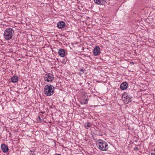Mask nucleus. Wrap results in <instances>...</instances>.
I'll return each mask as SVG.
<instances>
[{
	"instance_id": "nucleus-4",
	"label": "nucleus",
	"mask_w": 155,
	"mask_h": 155,
	"mask_svg": "<svg viewBox=\"0 0 155 155\" xmlns=\"http://www.w3.org/2000/svg\"><path fill=\"white\" fill-rule=\"evenodd\" d=\"M122 97L123 100L125 104H128L131 101L132 97L126 92L122 94Z\"/></svg>"
},
{
	"instance_id": "nucleus-1",
	"label": "nucleus",
	"mask_w": 155,
	"mask_h": 155,
	"mask_svg": "<svg viewBox=\"0 0 155 155\" xmlns=\"http://www.w3.org/2000/svg\"><path fill=\"white\" fill-rule=\"evenodd\" d=\"M14 31L13 29L11 28H7L5 31L4 37L5 39L8 40L12 38Z\"/></svg>"
},
{
	"instance_id": "nucleus-12",
	"label": "nucleus",
	"mask_w": 155,
	"mask_h": 155,
	"mask_svg": "<svg viewBox=\"0 0 155 155\" xmlns=\"http://www.w3.org/2000/svg\"><path fill=\"white\" fill-rule=\"evenodd\" d=\"M11 81L13 83L17 82L18 80V78L16 76H14L11 78Z\"/></svg>"
},
{
	"instance_id": "nucleus-9",
	"label": "nucleus",
	"mask_w": 155,
	"mask_h": 155,
	"mask_svg": "<svg viewBox=\"0 0 155 155\" xmlns=\"http://www.w3.org/2000/svg\"><path fill=\"white\" fill-rule=\"evenodd\" d=\"M128 87V84L126 82H123L120 85V88L122 90H125Z\"/></svg>"
},
{
	"instance_id": "nucleus-5",
	"label": "nucleus",
	"mask_w": 155,
	"mask_h": 155,
	"mask_svg": "<svg viewBox=\"0 0 155 155\" xmlns=\"http://www.w3.org/2000/svg\"><path fill=\"white\" fill-rule=\"evenodd\" d=\"M54 78L53 75L51 73L47 74L45 75L44 76L45 81L48 82H51Z\"/></svg>"
},
{
	"instance_id": "nucleus-15",
	"label": "nucleus",
	"mask_w": 155,
	"mask_h": 155,
	"mask_svg": "<svg viewBox=\"0 0 155 155\" xmlns=\"http://www.w3.org/2000/svg\"><path fill=\"white\" fill-rule=\"evenodd\" d=\"M38 121H41V120L40 117L39 116H38Z\"/></svg>"
},
{
	"instance_id": "nucleus-6",
	"label": "nucleus",
	"mask_w": 155,
	"mask_h": 155,
	"mask_svg": "<svg viewBox=\"0 0 155 155\" xmlns=\"http://www.w3.org/2000/svg\"><path fill=\"white\" fill-rule=\"evenodd\" d=\"M100 48L98 46H96L93 51V54L94 55L96 56L99 54L100 53Z\"/></svg>"
},
{
	"instance_id": "nucleus-16",
	"label": "nucleus",
	"mask_w": 155,
	"mask_h": 155,
	"mask_svg": "<svg viewBox=\"0 0 155 155\" xmlns=\"http://www.w3.org/2000/svg\"><path fill=\"white\" fill-rule=\"evenodd\" d=\"M134 150L136 151H137L138 150V148L137 147H134Z\"/></svg>"
},
{
	"instance_id": "nucleus-2",
	"label": "nucleus",
	"mask_w": 155,
	"mask_h": 155,
	"mask_svg": "<svg viewBox=\"0 0 155 155\" xmlns=\"http://www.w3.org/2000/svg\"><path fill=\"white\" fill-rule=\"evenodd\" d=\"M97 146L98 149L103 151H106L108 148L107 143L105 141L101 140H97Z\"/></svg>"
},
{
	"instance_id": "nucleus-3",
	"label": "nucleus",
	"mask_w": 155,
	"mask_h": 155,
	"mask_svg": "<svg viewBox=\"0 0 155 155\" xmlns=\"http://www.w3.org/2000/svg\"><path fill=\"white\" fill-rule=\"evenodd\" d=\"M54 87L51 84L46 85L44 88V93L47 96H50L54 94Z\"/></svg>"
},
{
	"instance_id": "nucleus-17",
	"label": "nucleus",
	"mask_w": 155,
	"mask_h": 155,
	"mask_svg": "<svg viewBox=\"0 0 155 155\" xmlns=\"http://www.w3.org/2000/svg\"><path fill=\"white\" fill-rule=\"evenodd\" d=\"M151 155H155V153H151Z\"/></svg>"
},
{
	"instance_id": "nucleus-10",
	"label": "nucleus",
	"mask_w": 155,
	"mask_h": 155,
	"mask_svg": "<svg viewBox=\"0 0 155 155\" xmlns=\"http://www.w3.org/2000/svg\"><path fill=\"white\" fill-rule=\"evenodd\" d=\"M65 25L66 24L64 21H61L59 22V28L62 29L64 28Z\"/></svg>"
},
{
	"instance_id": "nucleus-20",
	"label": "nucleus",
	"mask_w": 155,
	"mask_h": 155,
	"mask_svg": "<svg viewBox=\"0 0 155 155\" xmlns=\"http://www.w3.org/2000/svg\"><path fill=\"white\" fill-rule=\"evenodd\" d=\"M56 155H58V154H57Z\"/></svg>"
},
{
	"instance_id": "nucleus-19",
	"label": "nucleus",
	"mask_w": 155,
	"mask_h": 155,
	"mask_svg": "<svg viewBox=\"0 0 155 155\" xmlns=\"http://www.w3.org/2000/svg\"><path fill=\"white\" fill-rule=\"evenodd\" d=\"M59 155H61V154H59Z\"/></svg>"
},
{
	"instance_id": "nucleus-11",
	"label": "nucleus",
	"mask_w": 155,
	"mask_h": 155,
	"mask_svg": "<svg viewBox=\"0 0 155 155\" xmlns=\"http://www.w3.org/2000/svg\"><path fill=\"white\" fill-rule=\"evenodd\" d=\"M59 55L61 57H64L65 55V51L63 49H60L59 50Z\"/></svg>"
},
{
	"instance_id": "nucleus-8",
	"label": "nucleus",
	"mask_w": 155,
	"mask_h": 155,
	"mask_svg": "<svg viewBox=\"0 0 155 155\" xmlns=\"http://www.w3.org/2000/svg\"><path fill=\"white\" fill-rule=\"evenodd\" d=\"M94 2L97 4L101 5L104 4L106 2V0H94Z\"/></svg>"
},
{
	"instance_id": "nucleus-7",
	"label": "nucleus",
	"mask_w": 155,
	"mask_h": 155,
	"mask_svg": "<svg viewBox=\"0 0 155 155\" xmlns=\"http://www.w3.org/2000/svg\"><path fill=\"white\" fill-rule=\"evenodd\" d=\"M1 148L2 151L4 153H6L8 151V147L5 144H2L1 145Z\"/></svg>"
},
{
	"instance_id": "nucleus-14",
	"label": "nucleus",
	"mask_w": 155,
	"mask_h": 155,
	"mask_svg": "<svg viewBox=\"0 0 155 155\" xmlns=\"http://www.w3.org/2000/svg\"><path fill=\"white\" fill-rule=\"evenodd\" d=\"M88 101V98H87L85 99H84V101H83V103L84 104H86L87 103Z\"/></svg>"
},
{
	"instance_id": "nucleus-18",
	"label": "nucleus",
	"mask_w": 155,
	"mask_h": 155,
	"mask_svg": "<svg viewBox=\"0 0 155 155\" xmlns=\"http://www.w3.org/2000/svg\"><path fill=\"white\" fill-rule=\"evenodd\" d=\"M57 27H58V23L57 24Z\"/></svg>"
},
{
	"instance_id": "nucleus-13",
	"label": "nucleus",
	"mask_w": 155,
	"mask_h": 155,
	"mask_svg": "<svg viewBox=\"0 0 155 155\" xmlns=\"http://www.w3.org/2000/svg\"><path fill=\"white\" fill-rule=\"evenodd\" d=\"M91 125L92 124L91 123L87 122L84 124V126L86 129H87L89 127H91Z\"/></svg>"
}]
</instances>
